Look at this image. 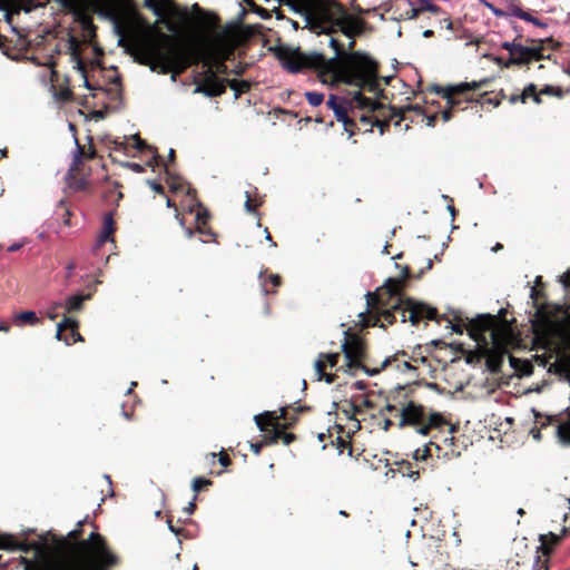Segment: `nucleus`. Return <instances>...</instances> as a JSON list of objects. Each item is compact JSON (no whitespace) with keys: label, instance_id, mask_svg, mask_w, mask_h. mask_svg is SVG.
I'll list each match as a JSON object with an SVG mask.
<instances>
[{"label":"nucleus","instance_id":"20","mask_svg":"<svg viewBox=\"0 0 570 570\" xmlns=\"http://www.w3.org/2000/svg\"><path fill=\"white\" fill-rule=\"evenodd\" d=\"M35 0H3V7H10L14 12L24 11L31 12L37 6L33 3Z\"/></svg>","mask_w":570,"mask_h":570},{"label":"nucleus","instance_id":"31","mask_svg":"<svg viewBox=\"0 0 570 570\" xmlns=\"http://www.w3.org/2000/svg\"><path fill=\"white\" fill-rule=\"evenodd\" d=\"M445 424V420L443 416L439 413H432L429 417V425L430 428H439L441 425Z\"/></svg>","mask_w":570,"mask_h":570},{"label":"nucleus","instance_id":"61","mask_svg":"<svg viewBox=\"0 0 570 570\" xmlns=\"http://www.w3.org/2000/svg\"><path fill=\"white\" fill-rule=\"evenodd\" d=\"M286 20L291 23V26H292V28L294 30H298L299 29V23L296 20H293V19H289V18H287Z\"/></svg>","mask_w":570,"mask_h":570},{"label":"nucleus","instance_id":"43","mask_svg":"<svg viewBox=\"0 0 570 570\" xmlns=\"http://www.w3.org/2000/svg\"><path fill=\"white\" fill-rule=\"evenodd\" d=\"M125 166L127 168H129L130 170H132L134 173H142L144 171V167L140 165V164H137V163H126Z\"/></svg>","mask_w":570,"mask_h":570},{"label":"nucleus","instance_id":"16","mask_svg":"<svg viewBox=\"0 0 570 570\" xmlns=\"http://www.w3.org/2000/svg\"><path fill=\"white\" fill-rule=\"evenodd\" d=\"M352 104L358 110L368 112L375 111L383 107V105L377 100L364 97L360 90L354 92L352 97Z\"/></svg>","mask_w":570,"mask_h":570},{"label":"nucleus","instance_id":"45","mask_svg":"<svg viewBox=\"0 0 570 570\" xmlns=\"http://www.w3.org/2000/svg\"><path fill=\"white\" fill-rule=\"evenodd\" d=\"M245 210L248 213H254V207L252 205L250 196L248 191H246V202L244 204Z\"/></svg>","mask_w":570,"mask_h":570},{"label":"nucleus","instance_id":"4","mask_svg":"<svg viewBox=\"0 0 570 570\" xmlns=\"http://www.w3.org/2000/svg\"><path fill=\"white\" fill-rule=\"evenodd\" d=\"M131 55L136 62L149 67L150 71L161 75L170 72L173 82L190 65L198 62L190 48L164 32L147 33L135 41Z\"/></svg>","mask_w":570,"mask_h":570},{"label":"nucleus","instance_id":"55","mask_svg":"<svg viewBox=\"0 0 570 570\" xmlns=\"http://www.w3.org/2000/svg\"><path fill=\"white\" fill-rule=\"evenodd\" d=\"M430 425H423V426H420L416 431L419 434H422V435H426L430 431Z\"/></svg>","mask_w":570,"mask_h":570},{"label":"nucleus","instance_id":"7","mask_svg":"<svg viewBox=\"0 0 570 570\" xmlns=\"http://www.w3.org/2000/svg\"><path fill=\"white\" fill-rule=\"evenodd\" d=\"M144 3L163 21L173 18L185 21L188 18L187 9L176 6L173 0H145Z\"/></svg>","mask_w":570,"mask_h":570},{"label":"nucleus","instance_id":"14","mask_svg":"<svg viewBox=\"0 0 570 570\" xmlns=\"http://www.w3.org/2000/svg\"><path fill=\"white\" fill-rule=\"evenodd\" d=\"M423 407L410 402L401 410L400 426L419 424L423 421Z\"/></svg>","mask_w":570,"mask_h":570},{"label":"nucleus","instance_id":"23","mask_svg":"<svg viewBox=\"0 0 570 570\" xmlns=\"http://www.w3.org/2000/svg\"><path fill=\"white\" fill-rule=\"evenodd\" d=\"M510 363L521 376L530 375L532 373V364L529 361L510 357Z\"/></svg>","mask_w":570,"mask_h":570},{"label":"nucleus","instance_id":"39","mask_svg":"<svg viewBox=\"0 0 570 570\" xmlns=\"http://www.w3.org/2000/svg\"><path fill=\"white\" fill-rule=\"evenodd\" d=\"M321 357H325L327 363L330 364V366L333 367L337 363L338 354L337 353L325 354V355L322 354Z\"/></svg>","mask_w":570,"mask_h":570},{"label":"nucleus","instance_id":"40","mask_svg":"<svg viewBox=\"0 0 570 570\" xmlns=\"http://www.w3.org/2000/svg\"><path fill=\"white\" fill-rule=\"evenodd\" d=\"M80 164L81 159L78 156H73L69 167V175H72L76 170H78Z\"/></svg>","mask_w":570,"mask_h":570},{"label":"nucleus","instance_id":"50","mask_svg":"<svg viewBox=\"0 0 570 570\" xmlns=\"http://www.w3.org/2000/svg\"><path fill=\"white\" fill-rule=\"evenodd\" d=\"M147 183L151 187V189H154L155 191H157V193H161L163 191L161 185L157 184L156 181L148 180Z\"/></svg>","mask_w":570,"mask_h":570},{"label":"nucleus","instance_id":"12","mask_svg":"<svg viewBox=\"0 0 570 570\" xmlns=\"http://www.w3.org/2000/svg\"><path fill=\"white\" fill-rule=\"evenodd\" d=\"M327 106L333 110L336 120L343 125L344 130L348 132L350 137L353 136L354 131L352 127L355 122L347 114L345 101H340L336 96L332 95L327 100Z\"/></svg>","mask_w":570,"mask_h":570},{"label":"nucleus","instance_id":"2","mask_svg":"<svg viewBox=\"0 0 570 570\" xmlns=\"http://www.w3.org/2000/svg\"><path fill=\"white\" fill-rule=\"evenodd\" d=\"M0 549L23 552L35 549V562L21 558L24 570H107L117 562V558L108 551L104 538L97 532H91L88 539L78 542L70 557L47 553L36 543H19L11 535L1 534Z\"/></svg>","mask_w":570,"mask_h":570},{"label":"nucleus","instance_id":"9","mask_svg":"<svg viewBox=\"0 0 570 570\" xmlns=\"http://www.w3.org/2000/svg\"><path fill=\"white\" fill-rule=\"evenodd\" d=\"M541 47L537 45L523 46L520 43L505 62L501 59H498V62L507 68L512 65H527L533 60L542 59L543 55L541 53Z\"/></svg>","mask_w":570,"mask_h":570},{"label":"nucleus","instance_id":"30","mask_svg":"<svg viewBox=\"0 0 570 570\" xmlns=\"http://www.w3.org/2000/svg\"><path fill=\"white\" fill-rule=\"evenodd\" d=\"M67 327L77 328L78 322L76 320L65 317L60 323L57 324V331L62 332Z\"/></svg>","mask_w":570,"mask_h":570},{"label":"nucleus","instance_id":"19","mask_svg":"<svg viewBox=\"0 0 570 570\" xmlns=\"http://www.w3.org/2000/svg\"><path fill=\"white\" fill-rule=\"evenodd\" d=\"M39 323V318L37 314L32 311H24L21 313H18L13 316V324L18 327H22L24 325H31L35 326Z\"/></svg>","mask_w":570,"mask_h":570},{"label":"nucleus","instance_id":"49","mask_svg":"<svg viewBox=\"0 0 570 570\" xmlns=\"http://www.w3.org/2000/svg\"><path fill=\"white\" fill-rule=\"evenodd\" d=\"M269 281L273 284V286H275V287L279 286V284H281V277L277 274L271 275Z\"/></svg>","mask_w":570,"mask_h":570},{"label":"nucleus","instance_id":"44","mask_svg":"<svg viewBox=\"0 0 570 570\" xmlns=\"http://www.w3.org/2000/svg\"><path fill=\"white\" fill-rule=\"evenodd\" d=\"M110 234H106V232L101 230V233L99 234L98 236V239H97V245L100 246L102 245L105 242H107L109 238H110Z\"/></svg>","mask_w":570,"mask_h":570},{"label":"nucleus","instance_id":"17","mask_svg":"<svg viewBox=\"0 0 570 570\" xmlns=\"http://www.w3.org/2000/svg\"><path fill=\"white\" fill-rule=\"evenodd\" d=\"M476 82H461L458 85L449 86L446 88L438 89V94H440L443 98H450V95L464 94L472 89H476Z\"/></svg>","mask_w":570,"mask_h":570},{"label":"nucleus","instance_id":"22","mask_svg":"<svg viewBox=\"0 0 570 570\" xmlns=\"http://www.w3.org/2000/svg\"><path fill=\"white\" fill-rule=\"evenodd\" d=\"M89 297H90V295H81V294L72 295L67 298L65 307L68 312L78 311L81 308L82 303L86 299H88Z\"/></svg>","mask_w":570,"mask_h":570},{"label":"nucleus","instance_id":"21","mask_svg":"<svg viewBox=\"0 0 570 570\" xmlns=\"http://www.w3.org/2000/svg\"><path fill=\"white\" fill-rule=\"evenodd\" d=\"M541 95L542 94L537 92V87L533 83H530L529 86H527L523 89V91H522L521 96L519 97V99L522 102H524L528 98L531 97L535 104H540L541 102V98H540ZM517 100H518V97H512L511 98V101H517Z\"/></svg>","mask_w":570,"mask_h":570},{"label":"nucleus","instance_id":"51","mask_svg":"<svg viewBox=\"0 0 570 570\" xmlns=\"http://www.w3.org/2000/svg\"><path fill=\"white\" fill-rule=\"evenodd\" d=\"M520 18H521V19H523V20H525V21H531V22H533V23H537V24H538V21H537L534 18H532V17H531V14H530V13H528V12H524V11H523Z\"/></svg>","mask_w":570,"mask_h":570},{"label":"nucleus","instance_id":"28","mask_svg":"<svg viewBox=\"0 0 570 570\" xmlns=\"http://www.w3.org/2000/svg\"><path fill=\"white\" fill-rule=\"evenodd\" d=\"M540 94L548 95V96H554L558 98L563 97V90L560 87H554L547 85L544 88L540 91Z\"/></svg>","mask_w":570,"mask_h":570},{"label":"nucleus","instance_id":"52","mask_svg":"<svg viewBox=\"0 0 570 570\" xmlns=\"http://www.w3.org/2000/svg\"><path fill=\"white\" fill-rule=\"evenodd\" d=\"M77 328H71V335L73 337V342H82V336L76 331Z\"/></svg>","mask_w":570,"mask_h":570},{"label":"nucleus","instance_id":"35","mask_svg":"<svg viewBox=\"0 0 570 570\" xmlns=\"http://www.w3.org/2000/svg\"><path fill=\"white\" fill-rule=\"evenodd\" d=\"M102 230L106 232V234H110V235L114 232V219L110 214L106 215L104 218Z\"/></svg>","mask_w":570,"mask_h":570},{"label":"nucleus","instance_id":"8","mask_svg":"<svg viewBox=\"0 0 570 570\" xmlns=\"http://www.w3.org/2000/svg\"><path fill=\"white\" fill-rule=\"evenodd\" d=\"M255 423L259 431L269 434L271 442H277V440L283 439L284 444L288 445L293 440L294 435L291 433L284 434L279 428L276 420L273 417L271 412H265L264 414H257L254 416Z\"/></svg>","mask_w":570,"mask_h":570},{"label":"nucleus","instance_id":"47","mask_svg":"<svg viewBox=\"0 0 570 570\" xmlns=\"http://www.w3.org/2000/svg\"><path fill=\"white\" fill-rule=\"evenodd\" d=\"M445 99H446V102H448L450 109L460 104V101L455 98V95H453V94L450 95V98H445Z\"/></svg>","mask_w":570,"mask_h":570},{"label":"nucleus","instance_id":"62","mask_svg":"<svg viewBox=\"0 0 570 570\" xmlns=\"http://www.w3.org/2000/svg\"><path fill=\"white\" fill-rule=\"evenodd\" d=\"M57 316H58L57 311L50 308L49 312H48V317L50 320H55Z\"/></svg>","mask_w":570,"mask_h":570},{"label":"nucleus","instance_id":"46","mask_svg":"<svg viewBox=\"0 0 570 570\" xmlns=\"http://www.w3.org/2000/svg\"><path fill=\"white\" fill-rule=\"evenodd\" d=\"M132 139H134V141H135V147H136L138 150H141V149L146 146L145 141H144V140H141V139L139 138V136H138V135H134V136H132Z\"/></svg>","mask_w":570,"mask_h":570},{"label":"nucleus","instance_id":"59","mask_svg":"<svg viewBox=\"0 0 570 570\" xmlns=\"http://www.w3.org/2000/svg\"><path fill=\"white\" fill-rule=\"evenodd\" d=\"M10 331V325L6 322L0 323V332L8 333Z\"/></svg>","mask_w":570,"mask_h":570},{"label":"nucleus","instance_id":"1","mask_svg":"<svg viewBox=\"0 0 570 570\" xmlns=\"http://www.w3.org/2000/svg\"><path fill=\"white\" fill-rule=\"evenodd\" d=\"M328 45L334 50L332 58L320 52L303 53L298 48L289 47L279 48L277 58L282 67L292 73L304 68H315L323 83L343 82L375 95L381 91L374 59L362 51L345 52L344 46L336 38H331Z\"/></svg>","mask_w":570,"mask_h":570},{"label":"nucleus","instance_id":"33","mask_svg":"<svg viewBox=\"0 0 570 570\" xmlns=\"http://www.w3.org/2000/svg\"><path fill=\"white\" fill-rule=\"evenodd\" d=\"M419 3H420V8H421V11H430V12H433V13H438L439 12V7L431 3L429 0H419Z\"/></svg>","mask_w":570,"mask_h":570},{"label":"nucleus","instance_id":"29","mask_svg":"<svg viewBox=\"0 0 570 570\" xmlns=\"http://www.w3.org/2000/svg\"><path fill=\"white\" fill-rule=\"evenodd\" d=\"M58 2L62 8L68 10H78L80 8L82 0H55Z\"/></svg>","mask_w":570,"mask_h":570},{"label":"nucleus","instance_id":"5","mask_svg":"<svg viewBox=\"0 0 570 570\" xmlns=\"http://www.w3.org/2000/svg\"><path fill=\"white\" fill-rule=\"evenodd\" d=\"M402 286V279L387 278L376 294L367 293V306L375 312V315L367 316L365 313H360L362 325L375 326L380 318L393 324L397 316L402 323H405L409 320L406 316L409 308L407 298H403L401 294Z\"/></svg>","mask_w":570,"mask_h":570},{"label":"nucleus","instance_id":"18","mask_svg":"<svg viewBox=\"0 0 570 570\" xmlns=\"http://www.w3.org/2000/svg\"><path fill=\"white\" fill-rule=\"evenodd\" d=\"M567 533V529L562 530V534L558 535L553 532H549L548 534H541L539 540L541 542V550L543 554L548 556L551 552V549L554 544L559 543L561 537Z\"/></svg>","mask_w":570,"mask_h":570},{"label":"nucleus","instance_id":"41","mask_svg":"<svg viewBox=\"0 0 570 570\" xmlns=\"http://www.w3.org/2000/svg\"><path fill=\"white\" fill-rule=\"evenodd\" d=\"M518 45L519 43L515 41H512V42L505 41L502 43V48L505 49L507 51H509V55L511 56L512 52H514V50L517 49Z\"/></svg>","mask_w":570,"mask_h":570},{"label":"nucleus","instance_id":"10","mask_svg":"<svg viewBox=\"0 0 570 570\" xmlns=\"http://www.w3.org/2000/svg\"><path fill=\"white\" fill-rule=\"evenodd\" d=\"M225 88L226 80L219 79L214 75V69L209 68L205 69L203 81L195 87L194 94H203L206 97H217L225 92Z\"/></svg>","mask_w":570,"mask_h":570},{"label":"nucleus","instance_id":"3","mask_svg":"<svg viewBox=\"0 0 570 570\" xmlns=\"http://www.w3.org/2000/svg\"><path fill=\"white\" fill-rule=\"evenodd\" d=\"M292 12L303 17L304 29L309 32L326 35L335 38L336 32H342L350 41L347 48L355 45V37L364 31L365 22L348 13L346 9L335 0H278Z\"/></svg>","mask_w":570,"mask_h":570},{"label":"nucleus","instance_id":"34","mask_svg":"<svg viewBox=\"0 0 570 570\" xmlns=\"http://www.w3.org/2000/svg\"><path fill=\"white\" fill-rule=\"evenodd\" d=\"M361 410L357 405L350 403L346 407L342 409V412L345 414V416L348 420H352L356 413H358Z\"/></svg>","mask_w":570,"mask_h":570},{"label":"nucleus","instance_id":"56","mask_svg":"<svg viewBox=\"0 0 570 570\" xmlns=\"http://www.w3.org/2000/svg\"><path fill=\"white\" fill-rule=\"evenodd\" d=\"M196 505L194 502H189L188 505L184 509V511L187 513V514H191L195 510Z\"/></svg>","mask_w":570,"mask_h":570},{"label":"nucleus","instance_id":"13","mask_svg":"<svg viewBox=\"0 0 570 570\" xmlns=\"http://www.w3.org/2000/svg\"><path fill=\"white\" fill-rule=\"evenodd\" d=\"M407 308H409V321L412 325H416L420 320L428 318L434 320L436 316V309L432 306H429L424 303L415 302L411 298H407Z\"/></svg>","mask_w":570,"mask_h":570},{"label":"nucleus","instance_id":"53","mask_svg":"<svg viewBox=\"0 0 570 570\" xmlns=\"http://www.w3.org/2000/svg\"><path fill=\"white\" fill-rule=\"evenodd\" d=\"M522 12H523V11H522L519 7H517V6H512V7H511V13H512L514 17L520 18V17H521V14H522Z\"/></svg>","mask_w":570,"mask_h":570},{"label":"nucleus","instance_id":"25","mask_svg":"<svg viewBox=\"0 0 570 570\" xmlns=\"http://www.w3.org/2000/svg\"><path fill=\"white\" fill-rule=\"evenodd\" d=\"M207 218H208V213L205 208H203L202 206H199L198 210H197V214H196V220H197V230L202 234H205L207 233L203 226L206 225V222H207Z\"/></svg>","mask_w":570,"mask_h":570},{"label":"nucleus","instance_id":"38","mask_svg":"<svg viewBox=\"0 0 570 570\" xmlns=\"http://www.w3.org/2000/svg\"><path fill=\"white\" fill-rule=\"evenodd\" d=\"M267 436H269V434H268V433H266V435H265L266 441H264V442L250 443V445H249V446H250V450H252L256 455H258V454L261 453V450H262V448H263V445H264V444H266V443L271 442V441H269V438H267Z\"/></svg>","mask_w":570,"mask_h":570},{"label":"nucleus","instance_id":"11","mask_svg":"<svg viewBox=\"0 0 570 570\" xmlns=\"http://www.w3.org/2000/svg\"><path fill=\"white\" fill-rule=\"evenodd\" d=\"M342 351L346 360V366L350 371L355 366H362L361 360L364 355V346L363 342L358 337L352 336L346 338L342 344Z\"/></svg>","mask_w":570,"mask_h":570},{"label":"nucleus","instance_id":"60","mask_svg":"<svg viewBox=\"0 0 570 570\" xmlns=\"http://www.w3.org/2000/svg\"><path fill=\"white\" fill-rule=\"evenodd\" d=\"M323 379L325 380V382H326L327 384H331V383H333V382H334V375H333V374H325V373H324Z\"/></svg>","mask_w":570,"mask_h":570},{"label":"nucleus","instance_id":"58","mask_svg":"<svg viewBox=\"0 0 570 570\" xmlns=\"http://www.w3.org/2000/svg\"><path fill=\"white\" fill-rule=\"evenodd\" d=\"M451 109H446L442 111V118L444 121H449L451 119Z\"/></svg>","mask_w":570,"mask_h":570},{"label":"nucleus","instance_id":"15","mask_svg":"<svg viewBox=\"0 0 570 570\" xmlns=\"http://www.w3.org/2000/svg\"><path fill=\"white\" fill-rule=\"evenodd\" d=\"M495 323V320L492 315L484 314L478 315L475 318L471 320L469 332L472 337L475 340L478 336L488 330H491Z\"/></svg>","mask_w":570,"mask_h":570},{"label":"nucleus","instance_id":"24","mask_svg":"<svg viewBox=\"0 0 570 570\" xmlns=\"http://www.w3.org/2000/svg\"><path fill=\"white\" fill-rule=\"evenodd\" d=\"M228 85H229L230 89L234 90L235 98H238L242 94L248 91L250 88L249 82L246 80L233 79V80H228Z\"/></svg>","mask_w":570,"mask_h":570},{"label":"nucleus","instance_id":"27","mask_svg":"<svg viewBox=\"0 0 570 570\" xmlns=\"http://www.w3.org/2000/svg\"><path fill=\"white\" fill-rule=\"evenodd\" d=\"M389 364V360L386 358L383 363H382V366L381 368H368L366 367L365 365L362 364V366H355L352 371H353V374L355 373L356 370H362L363 372H365L368 376H375L376 374L380 373V371L382 368H385L386 365Z\"/></svg>","mask_w":570,"mask_h":570},{"label":"nucleus","instance_id":"32","mask_svg":"<svg viewBox=\"0 0 570 570\" xmlns=\"http://www.w3.org/2000/svg\"><path fill=\"white\" fill-rule=\"evenodd\" d=\"M430 456V445H425L423 449L414 451L413 459L416 461H424Z\"/></svg>","mask_w":570,"mask_h":570},{"label":"nucleus","instance_id":"48","mask_svg":"<svg viewBox=\"0 0 570 570\" xmlns=\"http://www.w3.org/2000/svg\"><path fill=\"white\" fill-rule=\"evenodd\" d=\"M75 144H76V148L73 151V156H78L81 159L82 155H83V148L79 145L77 139L75 140Z\"/></svg>","mask_w":570,"mask_h":570},{"label":"nucleus","instance_id":"26","mask_svg":"<svg viewBox=\"0 0 570 570\" xmlns=\"http://www.w3.org/2000/svg\"><path fill=\"white\" fill-rule=\"evenodd\" d=\"M305 97L311 106L317 107L324 100V95L316 91H308L305 94Z\"/></svg>","mask_w":570,"mask_h":570},{"label":"nucleus","instance_id":"42","mask_svg":"<svg viewBox=\"0 0 570 570\" xmlns=\"http://www.w3.org/2000/svg\"><path fill=\"white\" fill-rule=\"evenodd\" d=\"M420 12H422L420 7H417V8L413 7L409 11H406L405 18L410 19V20L415 19Z\"/></svg>","mask_w":570,"mask_h":570},{"label":"nucleus","instance_id":"36","mask_svg":"<svg viewBox=\"0 0 570 570\" xmlns=\"http://www.w3.org/2000/svg\"><path fill=\"white\" fill-rule=\"evenodd\" d=\"M212 484V481L204 478H195L193 481V490L198 492L204 485Z\"/></svg>","mask_w":570,"mask_h":570},{"label":"nucleus","instance_id":"63","mask_svg":"<svg viewBox=\"0 0 570 570\" xmlns=\"http://www.w3.org/2000/svg\"><path fill=\"white\" fill-rule=\"evenodd\" d=\"M443 22H444V24H445V28H446V29H449V30H451V29H452L453 23H452V21H451L449 18H445V19L443 20Z\"/></svg>","mask_w":570,"mask_h":570},{"label":"nucleus","instance_id":"64","mask_svg":"<svg viewBox=\"0 0 570 570\" xmlns=\"http://www.w3.org/2000/svg\"><path fill=\"white\" fill-rule=\"evenodd\" d=\"M355 387H356L357 390L362 391V390H364V389H365V383H364V382H362V381H357V382L355 383Z\"/></svg>","mask_w":570,"mask_h":570},{"label":"nucleus","instance_id":"54","mask_svg":"<svg viewBox=\"0 0 570 570\" xmlns=\"http://www.w3.org/2000/svg\"><path fill=\"white\" fill-rule=\"evenodd\" d=\"M229 458L226 455V454H220L219 456V463L223 465V466H227L229 464Z\"/></svg>","mask_w":570,"mask_h":570},{"label":"nucleus","instance_id":"6","mask_svg":"<svg viewBox=\"0 0 570 570\" xmlns=\"http://www.w3.org/2000/svg\"><path fill=\"white\" fill-rule=\"evenodd\" d=\"M235 49V39L229 30H220L210 33L205 40L199 55H195L198 61L202 60L205 69L213 68L214 75H225L228 68L225 61Z\"/></svg>","mask_w":570,"mask_h":570},{"label":"nucleus","instance_id":"37","mask_svg":"<svg viewBox=\"0 0 570 570\" xmlns=\"http://www.w3.org/2000/svg\"><path fill=\"white\" fill-rule=\"evenodd\" d=\"M314 367H315V372H316V375H317V380L318 381L323 380L325 365H324V362H323L321 356H320V358H317L315 361Z\"/></svg>","mask_w":570,"mask_h":570},{"label":"nucleus","instance_id":"57","mask_svg":"<svg viewBox=\"0 0 570 570\" xmlns=\"http://www.w3.org/2000/svg\"><path fill=\"white\" fill-rule=\"evenodd\" d=\"M264 233H265V239L268 240L273 247H276V243L273 242L272 236L267 228L264 229Z\"/></svg>","mask_w":570,"mask_h":570}]
</instances>
